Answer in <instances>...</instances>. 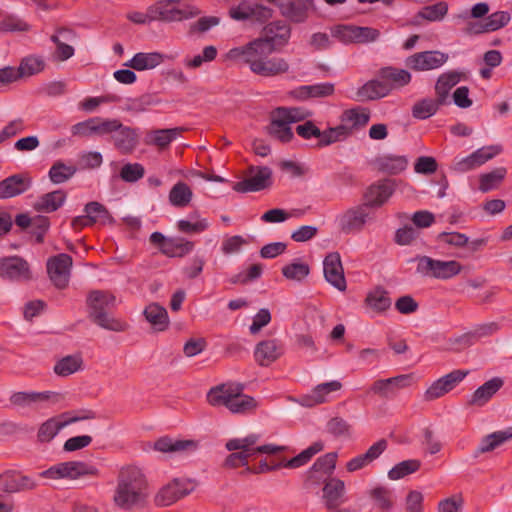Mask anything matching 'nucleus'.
<instances>
[{
	"label": "nucleus",
	"mask_w": 512,
	"mask_h": 512,
	"mask_svg": "<svg viewBox=\"0 0 512 512\" xmlns=\"http://www.w3.org/2000/svg\"><path fill=\"white\" fill-rule=\"evenodd\" d=\"M147 497V480L136 466L122 468L117 477L113 503L122 510H132L142 505Z\"/></svg>",
	"instance_id": "nucleus-2"
},
{
	"label": "nucleus",
	"mask_w": 512,
	"mask_h": 512,
	"mask_svg": "<svg viewBox=\"0 0 512 512\" xmlns=\"http://www.w3.org/2000/svg\"><path fill=\"white\" fill-rule=\"evenodd\" d=\"M164 60L165 55L160 52H139L126 65L137 71H144L159 66Z\"/></svg>",
	"instance_id": "nucleus-32"
},
{
	"label": "nucleus",
	"mask_w": 512,
	"mask_h": 512,
	"mask_svg": "<svg viewBox=\"0 0 512 512\" xmlns=\"http://www.w3.org/2000/svg\"><path fill=\"white\" fill-rule=\"evenodd\" d=\"M116 127L115 118L93 117L74 124L71 127V134L82 138L91 136L103 137L112 133Z\"/></svg>",
	"instance_id": "nucleus-8"
},
{
	"label": "nucleus",
	"mask_w": 512,
	"mask_h": 512,
	"mask_svg": "<svg viewBox=\"0 0 512 512\" xmlns=\"http://www.w3.org/2000/svg\"><path fill=\"white\" fill-rule=\"evenodd\" d=\"M259 441V435L250 434L244 438H234L226 442L225 447L228 451H246L254 450V445Z\"/></svg>",
	"instance_id": "nucleus-63"
},
{
	"label": "nucleus",
	"mask_w": 512,
	"mask_h": 512,
	"mask_svg": "<svg viewBox=\"0 0 512 512\" xmlns=\"http://www.w3.org/2000/svg\"><path fill=\"white\" fill-rule=\"evenodd\" d=\"M146 320L157 331H164L169 325V317L166 309L157 303L149 304L143 312Z\"/></svg>",
	"instance_id": "nucleus-34"
},
{
	"label": "nucleus",
	"mask_w": 512,
	"mask_h": 512,
	"mask_svg": "<svg viewBox=\"0 0 512 512\" xmlns=\"http://www.w3.org/2000/svg\"><path fill=\"white\" fill-rule=\"evenodd\" d=\"M390 87L386 83L379 81H369L358 91V98L364 100H374L386 96Z\"/></svg>",
	"instance_id": "nucleus-47"
},
{
	"label": "nucleus",
	"mask_w": 512,
	"mask_h": 512,
	"mask_svg": "<svg viewBox=\"0 0 512 512\" xmlns=\"http://www.w3.org/2000/svg\"><path fill=\"white\" fill-rule=\"evenodd\" d=\"M37 486L36 481L19 471L8 470L0 474V491L4 493H18L32 490Z\"/></svg>",
	"instance_id": "nucleus-19"
},
{
	"label": "nucleus",
	"mask_w": 512,
	"mask_h": 512,
	"mask_svg": "<svg viewBox=\"0 0 512 512\" xmlns=\"http://www.w3.org/2000/svg\"><path fill=\"white\" fill-rule=\"evenodd\" d=\"M76 171V166L56 161L49 170V178L54 184H61L68 181Z\"/></svg>",
	"instance_id": "nucleus-52"
},
{
	"label": "nucleus",
	"mask_w": 512,
	"mask_h": 512,
	"mask_svg": "<svg viewBox=\"0 0 512 512\" xmlns=\"http://www.w3.org/2000/svg\"><path fill=\"white\" fill-rule=\"evenodd\" d=\"M195 487L196 483L191 479H174L156 494L155 503L161 507L170 506L193 492Z\"/></svg>",
	"instance_id": "nucleus-7"
},
{
	"label": "nucleus",
	"mask_w": 512,
	"mask_h": 512,
	"mask_svg": "<svg viewBox=\"0 0 512 512\" xmlns=\"http://www.w3.org/2000/svg\"><path fill=\"white\" fill-rule=\"evenodd\" d=\"M442 104L437 99L424 98L412 107V115L416 119H427L433 116Z\"/></svg>",
	"instance_id": "nucleus-50"
},
{
	"label": "nucleus",
	"mask_w": 512,
	"mask_h": 512,
	"mask_svg": "<svg viewBox=\"0 0 512 512\" xmlns=\"http://www.w3.org/2000/svg\"><path fill=\"white\" fill-rule=\"evenodd\" d=\"M468 371L454 370L434 381L424 392L423 399L434 401L452 391L466 376Z\"/></svg>",
	"instance_id": "nucleus-12"
},
{
	"label": "nucleus",
	"mask_w": 512,
	"mask_h": 512,
	"mask_svg": "<svg viewBox=\"0 0 512 512\" xmlns=\"http://www.w3.org/2000/svg\"><path fill=\"white\" fill-rule=\"evenodd\" d=\"M350 135V128L341 124L321 132V139L318 142L319 147H324L342 141Z\"/></svg>",
	"instance_id": "nucleus-51"
},
{
	"label": "nucleus",
	"mask_w": 512,
	"mask_h": 512,
	"mask_svg": "<svg viewBox=\"0 0 512 512\" xmlns=\"http://www.w3.org/2000/svg\"><path fill=\"white\" fill-rule=\"evenodd\" d=\"M60 400V395L53 391H29L28 408L43 409L50 404H55Z\"/></svg>",
	"instance_id": "nucleus-48"
},
{
	"label": "nucleus",
	"mask_w": 512,
	"mask_h": 512,
	"mask_svg": "<svg viewBox=\"0 0 512 512\" xmlns=\"http://www.w3.org/2000/svg\"><path fill=\"white\" fill-rule=\"evenodd\" d=\"M95 418V413L91 410H80L78 412H65L55 417H51L43 422L37 432V438L40 442H50L59 431L76 422L90 420Z\"/></svg>",
	"instance_id": "nucleus-5"
},
{
	"label": "nucleus",
	"mask_w": 512,
	"mask_h": 512,
	"mask_svg": "<svg viewBox=\"0 0 512 512\" xmlns=\"http://www.w3.org/2000/svg\"><path fill=\"white\" fill-rule=\"evenodd\" d=\"M72 258L67 254H59L50 258L47 262V271L51 281L60 289L69 283Z\"/></svg>",
	"instance_id": "nucleus-18"
},
{
	"label": "nucleus",
	"mask_w": 512,
	"mask_h": 512,
	"mask_svg": "<svg viewBox=\"0 0 512 512\" xmlns=\"http://www.w3.org/2000/svg\"><path fill=\"white\" fill-rule=\"evenodd\" d=\"M60 36L65 40H72L75 34L70 29L61 28L57 30V34L51 36V41H53L57 47L55 58L59 61H66L74 55V48L62 42Z\"/></svg>",
	"instance_id": "nucleus-37"
},
{
	"label": "nucleus",
	"mask_w": 512,
	"mask_h": 512,
	"mask_svg": "<svg viewBox=\"0 0 512 512\" xmlns=\"http://www.w3.org/2000/svg\"><path fill=\"white\" fill-rule=\"evenodd\" d=\"M283 352L284 349L279 340L266 339L255 346L254 359L258 365L267 367L279 359Z\"/></svg>",
	"instance_id": "nucleus-22"
},
{
	"label": "nucleus",
	"mask_w": 512,
	"mask_h": 512,
	"mask_svg": "<svg viewBox=\"0 0 512 512\" xmlns=\"http://www.w3.org/2000/svg\"><path fill=\"white\" fill-rule=\"evenodd\" d=\"M382 75L389 82L390 89L403 87L411 81V74L404 69L389 67L383 70Z\"/></svg>",
	"instance_id": "nucleus-54"
},
{
	"label": "nucleus",
	"mask_w": 512,
	"mask_h": 512,
	"mask_svg": "<svg viewBox=\"0 0 512 512\" xmlns=\"http://www.w3.org/2000/svg\"><path fill=\"white\" fill-rule=\"evenodd\" d=\"M498 329L499 326L495 322L481 324L474 327L468 333L462 335L459 338V341L466 345H472L481 338L494 334L496 331H498Z\"/></svg>",
	"instance_id": "nucleus-46"
},
{
	"label": "nucleus",
	"mask_w": 512,
	"mask_h": 512,
	"mask_svg": "<svg viewBox=\"0 0 512 512\" xmlns=\"http://www.w3.org/2000/svg\"><path fill=\"white\" fill-rule=\"evenodd\" d=\"M370 219L368 208L362 203L338 215L337 223L343 233L354 234L361 232Z\"/></svg>",
	"instance_id": "nucleus-10"
},
{
	"label": "nucleus",
	"mask_w": 512,
	"mask_h": 512,
	"mask_svg": "<svg viewBox=\"0 0 512 512\" xmlns=\"http://www.w3.org/2000/svg\"><path fill=\"white\" fill-rule=\"evenodd\" d=\"M397 182L392 179L378 181L364 192L363 204L367 208H380L385 205L396 190Z\"/></svg>",
	"instance_id": "nucleus-14"
},
{
	"label": "nucleus",
	"mask_w": 512,
	"mask_h": 512,
	"mask_svg": "<svg viewBox=\"0 0 512 512\" xmlns=\"http://www.w3.org/2000/svg\"><path fill=\"white\" fill-rule=\"evenodd\" d=\"M341 389L342 383L338 380L321 383L317 385L309 394L303 396L301 403L307 407L325 403L329 401L331 393L338 392Z\"/></svg>",
	"instance_id": "nucleus-25"
},
{
	"label": "nucleus",
	"mask_w": 512,
	"mask_h": 512,
	"mask_svg": "<svg viewBox=\"0 0 512 512\" xmlns=\"http://www.w3.org/2000/svg\"><path fill=\"white\" fill-rule=\"evenodd\" d=\"M83 359L80 355H69L60 359L54 366V372L62 377L69 376L82 369Z\"/></svg>",
	"instance_id": "nucleus-49"
},
{
	"label": "nucleus",
	"mask_w": 512,
	"mask_h": 512,
	"mask_svg": "<svg viewBox=\"0 0 512 512\" xmlns=\"http://www.w3.org/2000/svg\"><path fill=\"white\" fill-rule=\"evenodd\" d=\"M44 67L45 63L41 57L28 56L21 61L18 71L21 78L30 77L42 72Z\"/></svg>",
	"instance_id": "nucleus-57"
},
{
	"label": "nucleus",
	"mask_w": 512,
	"mask_h": 512,
	"mask_svg": "<svg viewBox=\"0 0 512 512\" xmlns=\"http://www.w3.org/2000/svg\"><path fill=\"white\" fill-rule=\"evenodd\" d=\"M117 127L109 134L114 147L122 154H131L138 145L139 134L137 129L125 126L116 119Z\"/></svg>",
	"instance_id": "nucleus-16"
},
{
	"label": "nucleus",
	"mask_w": 512,
	"mask_h": 512,
	"mask_svg": "<svg viewBox=\"0 0 512 512\" xmlns=\"http://www.w3.org/2000/svg\"><path fill=\"white\" fill-rule=\"evenodd\" d=\"M66 199L63 191L57 190L43 195L34 205L37 211L53 212L60 208Z\"/></svg>",
	"instance_id": "nucleus-43"
},
{
	"label": "nucleus",
	"mask_w": 512,
	"mask_h": 512,
	"mask_svg": "<svg viewBox=\"0 0 512 512\" xmlns=\"http://www.w3.org/2000/svg\"><path fill=\"white\" fill-rule=\"evenodd\" d=\"M0 277L10 281L26 282L32 279L29 263L19 256L0 258Z\"/></svg>",
	"instance_id": "nucleus-11"
},
{
	"label": "nucleus",
	"mask_w": 512,
	"mask_h": 512,
	"mask_svg": "<svg viewBox=\"0 0 512 512\" xmlns=\"http://www.w3.org/2000/svg\"><path fill=\"white\" fill-rule=\"evenodd\" d=\"M199 443L191 439H173L168 436L160 437L152 444L155 451L165 454L190 453L198 449Z\"/></svg>",
	"instance_id": "nucleus-21"
},
{
	"label": "nucleus",
	"mask_w": 512,
	"mask_h": 512,
	"mask_svg": "<svg viewBox=\"0 0 512 512\" xmlns=\"http://www.w3.org/2000/svg\"><path fill=\"white\" fill-rule=\"evenodd\" d=\"M507 174V170L504 167H499L492 170L489 173H485L480 175V185L479 189L482 192H488L498 187V185L503 181Z\"/></svg>",
	"instance_id": "nucleus-55"
},
{
	"label": "nucleus",
	"mask_w": 512,
	"mask_h": 512,
	"mask_svg": "<svg viewBox=\"0 0 512 512\" xmlns=\"http://www.w3.org/2000/svg\"><path fill=\"white\" fill-rule=\"evenodd\" d=\"M84 212L88 215L92 224L97 222L105 224L112 221V217L106 207L96 201L87 203Z\"/></svg>",
	"instance_id": "nucleus-56"
},
{
	"label": "nucleus",
	"mask_w": 512,
	"mask_h": 512,
	"mask_svg": "<svg viewBox=\"0 0 512 512\" xmlns=\"http://www.w3.org/2000/svg\"><path fill=\"white\" fill-rule=\"evenodd\" d=\"M448 60V55L441 51H423L406 58L405 64L414 71L423 72L438 69Z\"/></svg>",
	"instance_id": "nucleus-15"
},
{
	"label": "nucleus",
	"mask_w": 512,
	"mask_h": 512,
	"mask_svg": "<svg viewBox=\"0 0 512 512\" xmlns=\"http://www.w3.org/2000/svg\"><path fill=\"white\" fill-rule=\"evenodd\" d=\"M327 431L335 437H350L352 426L342 417L331 418L326 425Z\"/></svg>",
	"instance_id": "nucleus-62"
},
{
	"label": "nucleus",
	"mask_w": 512,
	"mask_h": 512,
	"mask_svg": "<svg viewBox=\"0 0 512 512\" xmlns=\"http://www.w3.org/2000/svg\"><path fill=\"white\" fill-rule=\"evenodd\" d=\"M345 483L338 478L329 479L323 487V501L327 510L338 508L345 502Z\"/></svg>",
	"instance_id": "nucleus-27"
},
{
	"label": "nucleus",
	"mask_w": 512,
	"mask_h": 512,
	"mask_svg": "<svg viewBox=\"0 0 512 512\" xmlns=\"http://www.w3.org/2000/svg\"><path fill=\"white\" fill-rule=\"evenodd\" d=\"M414 383V374H401L395 377L374 381L370 387V391L381 398H390L395 396L399 390L408 388Z\"/></svg>",
	"instance_id": "nucleus-13"
},
{
	"label": "nucleus",
	"mask_w": 512,
	"mask_h": 512,
	"mask_svg": "<svg viewBox=\"0 0 512 512\" xmlns=\"http://www.w3.org/2000/svg\"><path fill=\"white\" fill-rule=\"evenodd\" d=\"M31 186L29 177L14 174L0 182V199H8L26 192Z\"/></svg>",
	"instance_id": "nucleus-29"
},
{
	"label": "nucleus",
	"mask_w": 512,
	"mask_h": 512,
	"mask_svg": "<svg viewBox=\"0 0 512 512\" xmlns=\"http://www.w3.org/2000/svg\"><path fill=\"white\" fill-rule=\"evenodd\" d=\"M503 380L493 378L485 382L473 393L470 403L472 405L482 406L502 387Z\"/></svg>",
	"instance_id": "nucleus-36"
},
{
	"label": "nucleus",
	"mask_w": 512,
	"mask_h": 512,
	"mask_svg": "<svg viewBox=\"0 0 512 512\" xmlns=\"http://www.w3.org/2000/svg\"><path fill=\"white\" fill-rule=\"evenodd\" d=\"M194 248V243L183 238H168L161 252L168 257H183Z\"/></svg>",
	"instance_id": "nucleus-42"
},
{
	"label": "nucleus",
	"mask_w": 512,
	"mask_h": 512,
	"mask_svg": "<svg viewBox=\"0 0 512 512\" xmlns=\"http://www.w3.org/2000/svg\"><path fill=\"white\" fill-rule=\"evenodd\" d=\"M510 440H512V427L487 434L481 438L475 456L492 452Z\"/></svg>",
	"instance_id": "nucleus-30"
},
{
	"label": "nucleus",
	"mask_w": 512,
	"mask_h": 512,
	"mask_svg": "<svg viewBox=\"0 0 512 512\" xmlns=\"http://www.w3.org/2000/svg\"><path fill=\"white\" fill-rule=\"evenodd\" d=\"M210 223L207 218H203L198 212H193L186 219L177 221V228L182 233L198 234L207 230Z\"/></svg>",
	"instance_id": "nucleus-35"
},
{
	"label": "nucleus",
	"mask_w": 512,
	"mask_h": 512,
	"mask_svg": "<svg viewBox=\"0 0 512 512\" xmlns=\"http://www.w3.org/2000/svg\"><path fill=\"white\" fill-rule=\"evenodd\" d=\"M88 316L97 326L113 331L124 332L129 324L109 313V309L116 306V297L109 291L93 290L86 298Z\"/></svg>",
	"instance_id": "nucleus-3"
},
{
	"label": "nucleus",
	"mask_w": 512,
	"mask_h": 512,
	"mask_svg": "<svg viewBox=\"0 0 512 512\" xmlns=\"http://www.w3.org/2000/svg\"><path fill=\"white\" fill-rule=\"evenodd\" d=\"M99 470L96 466L84 461H66L57 463L42 471L39 475L42 478L51 480H79L87 477L98 476Z\"/></svg>",
	"instance_id": "nucleus-4"
},
{
	"label": "nucleus",
	"mask_w": 512,
	"mask_h": 512,
	"mask_svg": "<svg viewBox=\"0 0 512 512\" xmlns=\"http://www.w3.org/2000/svg\"><path fill=\"white\" fill-rule=\"evenodd\" d=\"M365 304L375 313H383L390 308L391 299L387 291L376 287L367 294Z\"/></svg>",
	"instance_id": "nucleus-40"
},
{
	"label": "nucleus",
	"mask_w": 512,
	"mask_h": 512,
	"mask_svg": "<svg viewBox=\"0 0 512 512\" xmlns=\"http://www.w3.org/2000/svg\"><path fill=\"white\" fill-rule=\"evenodd\" d=\"M462 76L463 74L458 71H448L439 75L434 90L436 99L440 104L446 105L450 103V91L461 81Z\"/></svg>",
	"instance_id": "nucleus-28"
},
{
	"label": "nucleus",
	"mask_w": 512,
	"mask_h": 512,
	"mask_svg": "<svg viewBox=\"0 0 512 512\" xmlns=\"http://www.w3.org/2000/svg\"><path fill=\"white\" fill-rule=\"evenodd\" d=\"M334 93V85L332 83H319L315 85L303 86L300 88V96L305 98H322L330 96Z\"/></svg>",
	"instance_id": "nucleus-59"
},
{
	"label": "nucleus",
	"mask_w": 512,
	"mask_h": 512,
	"mask_svg": "<svg viewBox=\"0 0 512 512\" xmlns=\"http://www.w3.org/2000/svg\"><path fill=\"white\" fill-rule=\"evenodd\" d=\"M217 56V49L210 45L206 46L202 54L195 55L193 58H186L184 64L187 68L195 69L200 67L205 62L213 61Z\"/></svg>",
	"instance_id": "nucleus-64"
},
{
	"label": "nucleus",
	"mask_w": 512,
	"mask_h": 512,
	"mask_svg": "<svg viewBox=\"0 0 512 512\" xmlns=\"http://www.w3.org/2000/svg\"><path fill=\"white\" fill-rule=\"evenodd\" d=\"M501 151L502 148L500 145L481 147L466 157L456 158L451 169L458 173L474 170L499 155Z\"/></svg>",
	"instance_id": "nucleus-9"
},
{
	"label": "nucleus",
	"mask_w": 512,
	"mask_h": 512,
	"mask_svg": "<svg viewBox=\"0 0 512 512\" xmlns=\"http://www.w3.org/2000/svg\"><path fill=\"white\" fill-rule=\"evenodd\" d=\"M272 171L268 167L259 168L249 178L236 182L233 190L239 193L255 192L263 190L271 185Z\"/></svg>",
	"instance_id": "nucleus-24"
},
{
	"label": "nucleus",
	"mask_w": 512,
	"mask_h": 512,
	"mask_svg": "<svg viewBox=\"0 0 512 512\" xmlns=\"http://www.w3.org/2000/svg\"><path fill=\"white\" fill-rule=\"evenodd\" d=\"M243 385L240 386L237 391V396L233 397L229 407V410L233 414H247L256 410L258 402L251 396L243 393Z\"/></svg>",
	"instance_id": "nucleus-39"
},
{
	"label": "nucleus",
	"mask_w": 512,
	"mask_h": 512,
	"mask_svg": "<svg viewBox=\"0 0 512 512\" xmlns=\"http://www.w3.org/2000/svg\"><path fill=\"white\" fill-rule=\"evenodd\" d=\"M370 119L369 112L366 109L356 108L344 112L342 121L344 125L350 128V133L353 128L365 126Z\"/></svg>",
	"instance_id": "nucleus-53"
},
{
	"label": "nucleus",
	"mask_w": 512,
	"mask_h": 512,
	"mask_svg": "<svg viewBox=\"0 0 512 512\" xmlns=\"http://www.w3.org/2000/svg\"><path fill=\"white\" fill-rule=\"evenodd\" d=\"M181 131V128L151 130L146 133L144 143L164 150L179 136Z\"/></svg>",
	"instance_id": "nucleus-31"
},
{
	"label": "nucleus",
	"mask_w": 512,
	"mask_h": 512,
	"mask_svg": "<svg viewBox=\"0 0 512 512\" xmlns=\"http://www.w3.org/2000/svg\"><path fill=\"white\" fill-rule=\"evenodd\" d=\"M417 273L425 277L441 280L450 279L462 271V265L456 260L442 261L428 256L416 258Z\"/></svg>",
	"instance_id": "nucleus-6"
},
{
	"label": "nucleus",
	"mask_w": 512,
	"mask_h": 512,
	"mask_svg": "<svg viewBox=\"0 0 512 512\" xmlns=\"http://www.w3.org/2000/svg\"><path fill=\"white\" fill-rule=\"evenodd\" d=\"M193 197L192 190L184 182H177L169 192V201L175 207H186Z\"/></svg>",
	"instance_id": "nucleus-45"
},
{
	"label": "nucleus",
	"mask_w": 512,
	"mask_h": 512,
	"mask_svg": "<svg viewBox=\"0 0 512 512\" xmlns=\"http://www.w3.org/2000/svg\"><path fill=\"white\" fill-rule=\"evenodd\" d=\"M373 502V507L381 512H388L393 508V493L385 486H375L367 492Z\"/></svg>",
	"instance_id": "nucleus-33"
},
{
	"label": "nucleus",
	"mask_w": 512,
	"mask_h": 512,
	"mask_svg": "<svg viewBox=\"0 0 512 512\" xmlns=\"http://www.w3.org/2000/svg\"><path fill=\"white\" fill-rule=\"evenodd\" d=\"M323 448L324 445L321 441L314 442L308 448L299 453L297 456L287 461L276 464L274 466H269L265 461L260 462L258 472L265 473L282 467L289 469L299 468L308 463L311 460V458L317 453L321 452Z\"/></svg>",
	"instance_id": "nucleus-20"
},
{
	"label": "nucleus",
	"mask_w": 512,
	"mask_h": 512,
	"mask_svg": "<svg viewBox=\"0 0 512 512\" xmlns=\"http://www.w3.org/2000/svg\"><path fill=\"white\" fill-rule=\"evenodd\" d=\"M386 448V440L381 439L375 442L372 446L369 447V449L365 453L357 455L356 457L352 458L347 462V471L353 473L365 468L374 460H376L386 450Z\"/></svg>",
	"instance_id": "nucleus-26"
},
{
	"label": "nucleus",
	"mask_w": 512,
	"mask_h": 512,
	"mask_svg": "<svg viewBox=\"0 0 512 512\" xmlns=\"http://www.w3.org/2000/svg\"><path fill=\"white\" fill-rule=\"evenodd\" d=\"M118 100L115 95H102L97 97H86L78 103V109L86 113L95 112L100 105L113 103Z\"/></svg>",
	"instance_id": "nucleus-60"
},
{
	"label": "nucleus",
	"mask_w": 512,
	"mask_h": 512,
	"mask_svg": "<svg viewBox=\"0 0 512 512\" xmlns=\"http://www.w3.org/2000/svg\"><path fill=\"white\" fill-rule=\"evenodd\" d=\"M274 43L271 39H256L228 51L227 57L234 61H243L251 72L262 77H277L290 71L287 59L273 56Z\"/></svg>",
	"instance_id": "nucleus-1"
},
{
	"label": "nucleus",
	"mask_w": 512,
	"mask_h": 512,
	"mask_svg": "<svg viewBox=\"0 0 512 512\" xmlns=\"http://www.w3.org/2000/svg\"><path fill=\"white\" fill-rule=\"evenodd\" d=\"M268 132L271 137L281 142H289L293 138V132L290 123L282 119L276 111L272 115L271 123L268 127Z\"/></svg>",
	"instance_id": "nucleus-41"
},
{
	"label": "nucleus",
	"mask_w": 512,
	"mask_h": 512,
	"mask_svg": "<svg viewBox=\"0 0 512 512\" xmlns=\"http://www.w3.org/2000/svg\"><path fill=\"white\" fill-rule=\"evenodd\" d=\"M241 384L234 382L222 383L209 389L206 395L207 402L213 407H229L233 397L237 396Z\"/></svg>",
	"instance_id": "nucleus-23"
},
{
	"label": "nucleus",
	"mask_w": 512,
	"mask_h": 512,
	"mask_svg": "<svg viewBox=\"0 0 512 512\" xmlns=\"http://www.w3.org/2000/svg\"><path fill=\"white\" fill-rule=\"evenodd\" d=\"M376 163L381 171L398 174L407 168L408 160L402 155L387 154L378 157Z\"/></svg>",
	"instance_id": "nucleus-38"
},
{
	"label": "nucleus",
	"mask_w": 512,
	"mask_h": 512,
	"mask_svg": "<svg viewBox=\"0 0 512 512\" xmlns=\"http://www.w3.org/2000/svg\"><path fill=\"white\" fill-rule=\"evenodd\" d=\"M310 272L309 265L304 262H293L282 268V274L285 278L293 281H302Z\"/></svg>",
	"instance_id": "nucleus-61"
},
{
	"label": "nucleus",
	"mask_w": 512,
	"mask_h": 512,
	"mask_svg": "<svg viewBox=\"0 0 512 512\" xmlns=\"http://www.w3.org/2000/svg\"><path fill=\"white\" fill-rule=\"evenodd\" d=\"M323 272L326 281L340 292H345L347 282L344 276V269L340 254L329 253L323 261Z\"/></svg>",
	"instance_id": "nucleus-17"
},
{
	"label": "nucleus",
	"mask_w": 512,
	"mask_h": 512,
	"mask_svg": "<svg viewBox=\"0 0 512 512\" xmlns=\"http://www.w3.org/2000/svg\"><path fill=\"white\" fill-rule=\"evenodd\" d=\"M421 462L417 459L404 460L396 464L389 472L388 477L391 480H399L409 474L419 470Z\"/></svg>",
	"instance_id": "nucleus-58"
},
{
	"label": "nucleus",
	"mask_w": 512,
	"mask_h": 512,
	"mask_svg": "<svg viewBox=\"0 0 512 512\" xmlns=\"http://www.w3.org/2000/svg\"><path fill=\"white\" fill-rule=\"evenodd\" d=\"M337 455L336 453H327L319 457L309 470V477L311 479L318 480L321 476H317V473H321L324 476H329L335 469Z\"/></svg>",
	"instance_id": "nucleus-44"
}]
</instances>
